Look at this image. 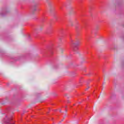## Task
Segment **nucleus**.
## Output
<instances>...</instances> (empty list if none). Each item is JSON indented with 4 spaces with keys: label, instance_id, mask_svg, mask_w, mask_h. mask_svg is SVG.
Returning <instances> with one entry per match:
<instances>
[{
    "label": "nucleus",
    "instance_id": "2",
    "mask_svg": "<svg viewBox=\"0 0 124 124\" xmlns=\"http://www.w3.org/2000/svg\"><path fill=\"white\" fill-rule=\"evenodd\" d=\"M79 45H80V41L77 40L76 43H75V46H79Z\"/></svg>",
    "mask_w": 124,
    "mask_h": 124
},
{
    "label": "nucleus",
    "instance_id": "4",
    "mask_svg": "<svg viewBox=\"0 0 124 124\" xmlns=\"http://www.w3.org/2000/svg\"><path fill=\"white\" fill-rule=\"evenodd\" d=\"M77 50H78V48H74L73 51L74 52H76V53H78V51Z\"/></svg>",
    "mask_w": 124,
    "mask_h": 124
},
{
    "label": "nucleus",
    "instance_id": "1",
    "mask_svg": "<svg viewBox=\"0 0 124 124\" xmlns=\"http://www.w3.org/2000/svg\"><path fill=\"white\" fill-rule=\"evenodd\" d=\"M11 121V118H6L5 123H6V124H9V123H10Z\"/></svg>",
    "mask_w": 124,
    "mask_h": 124
},
{
    "label": "nucleus",
    "instance_id": "10",
    "mask_svg": "<svg viewBox=\"0 0 124 124\" xmlns=\"http://www.w3.org/2000/svg\"><path fill=\"white\" fill-rule=\"evenodd\" d=\"M14 124V123H13V124Z\"/></svg>",
    "mask_w": 124,
    "mask_h": 124
},
{
    "label": "nucleus",
    "instance_id": "7",
    "mask_svg": "<svg viewBox=\"0 0 124 124\" xmlns=\"http://www.w3.org/2000/svg\"><path fill=\"white\" fill-rule=\"evenodd\" d=\"M89 89H90V87L88 86V88H87L86 89V90H89Z\"/></svg>",
    "mask_w": 124,
    "mask_h": 124
},
{
    "label": "nucleus",
    "instance_id": "5",
    "mask_svg": "<svg viewBox=\"0 0 124 124\" xmlns=\"http://www.w3.org/2000/svg\"><path fill=\"white\" fill-rule=\"evenodd\" d=\"M71 26H73V22H71Z\"/></svg>",
    "mask_w": 124,
    "mask_h": 124
},
{
    "label": "nucleus",
    "instance_id": "8",
    "mask_svg": "<svg viewBox=\"0 0 124 124\" xmlns=\"http://www.w3.org/2000/svg\"><path fill=\"white\" fill-rule=\"evenodd\" d=\"M60 112H62V109H60Z\"/></svg>",
    "mask_w": 124,
    "mask_h": 124
},
{
    "label": "nucleus",
    "instance_id": "6",
    "mask_svg": "<svg viewBox=\"0 0 124 124\" xmlns=\"http://www.w3.org/2000/svg\"><path fill=\"white\" fill-rule=\"evenodd\" d=\"M33 11H36V8H35L33 9Z\"/></svg>",
    "mask_w": 124,
    "mask_h": 124
},
{
    "label": "nucleus",
    "instance_id": "9",
    "mask_svg": "<svg viewBox=\"0 0 124 124\" xmlns=\"http://www.w3.org/2000/svg\"><path fill=\"white\" fill-rule=\"evenodd\" d=\"M65 112H66H66H67V110H65Z\"/></svg>",
    "mask_w": 124,
    "mask_h": 124
},
{
    "label": "nucleus",
    "instance_id": "3",
    "mask_svg": "<svg viewBox=\"0 0 124 124\" xmlns=\"http://www.w3.org/2000/svg\"><path fill=\"white\" fill-rule=\"evenodd\" d=\"M71 44L72 45H75V43H74V41L73 40H71Z\"/></svg>",
    "mask_w": 124,
    "mask_h": 124
}]
</instances>
